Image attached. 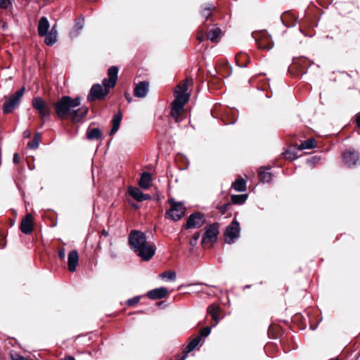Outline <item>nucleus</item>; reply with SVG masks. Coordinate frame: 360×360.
Wrapping results in <instances>:
<instances>
[{"label":"nucleus","mask_w":360,"mask_h":360,"mask_svg":"<svg viewBox=\"0 0 360 360\" xmlns=\"http://www.w3.org/2000/svg\"><path fill=\"white\" fill-rule=\"evenodd\" d=\"M250 62V57L245 53H239L236 56V63L240 68H245Z\"/></svg>","instance_id":"obj_25"},{"label":"nucleus","mask_w":360,"mask_h":360,"mask_svg":"<svg viewBox=\"0 0 360 360\" xmlns=\"http://www.w3.org/2000/svg\"><path fill=\"white\" fill-rule=\"evenodd\" d=\"M168 290L166 288L161 287L155 288L148 292V297L151 300H160L167 296Z\"/></svg>","instance_id":"obj_18"},{"label":"nucleus","mask_w":360,"mask_h":360,"mask_svg":"<svg viewBox=\"0 0 360 360\" xmlns=\"http://www.w3.org/2000/svg\"><path fill=\"white\" fill-rule=\"evenodd\" d=\"M316 147V141L314 139H309L302 142L299 146L300 150L311 149Z\"/></svg>","instance_id":"obj_32"},{"label":"nucleus","mask_w":360,"mask_h":360,"mask_svg":"<svg viewBox=\"0 0 360 360\" xmlns=\"http://www.w3.org/2000/svg\"><path fill=\"white\" fill-rule=\"evenodd\" d=\"M155 246L147 242L134 252L143 261H149L155 255Z\"/></svg>","instance_id":"obj_12"},{"label":"nucleus","mask_w":360,"mask_h":360,"mask_svg":"<svg viewBox=\"0 0 360 360\" xmlns=\"http://www.w3.org/2000/svg\"><path fill=\"white\" fill-rule=\"evenodd\" d=\"M283 155L286 159L294 160L297 158L296 155L294 153H291L289 150L285 151V153H284Z\"/></svg>","instance_id":"obj_42"},{"label":"nucleus","mask_w":360,"mask_h":360,"mask_svg":"<svg viewBox=\"0 0 360 360\" xmlns=\"http://www.w3.org/2000/svg\"><path fill=\"white\" fill-rule=\"evenodd\" d=\"M25 90V87H22L6 99L2 106V112L4 114L11 113L19 107Z\"/></svg>","instance_id":"obj_3"},{"label":"nucleus","mask_w":360,"mask_h":360,"mask_svg":"<svg viewBox=\"0 0 360 360\" xmlns=\"http://www.w3.org/2000/svg\"><path fill=\"white\" fill-rule=\"evenodd\" d=\"M168 202L171 207L166 212L165 217L173 221L180 220L184 217L186 210L183 203L176 202L173 198L169 199Z\"/></svg>","instance_id":"obj_6"},{"label":"nucleus","mask_w":360,"mask_h":360,"mask_svg":"<svg viewBox=\"0 0 360 360\" xmlns=\"http://www.w3.org/2000/svg\"><path fill=\"white\" fill-rule=\"evenodd\" d=\"M252 36L255 39L259 49L269 51L272 49L274 44L271 37L267 32L262 30L254 32L252 34Z\"/></svg>","instance_id":"obj_7"},{"label":"nucleus","mask_w":360,"mask_h":360,"mask_svg":"<svg viewBox=\"0 0 360 360\" xmlns=\"http://www.w3.org/2000/svg\"><path fill=\"white\" fill-rule=\"evenodd\" d=\"M128 241L130 248L134 252L147 243L145 233L137 230H133L130 232Z\"/></svg>","instance_id":"obj_8"},{"label":"nucleus","mask_w":360,"mask_h":360,"mask_svg":"<svg viewBox=\"0 0 360 360\" xmlns=\"http://www.w3.org/2000/svg\"><path fill=\"white\" fill-rule=\"evenodd\" d=\"M176 274L174 271H166L160 274V277L167 281L175 280Z\"/></svg>","instance_id":"obj_35"},{"label":"nucleus","mask_w":360,"mask_h":360,"mask_svg":"<svg viewBox=\"0 0 360 360\" xmlns=\"http://www.w3.org/2000/svg\"><path fill=\"white\" fill-rule=\"evenodd\" d=\"M198 40H199L200 41H203V39H204V37H203V36H198Z\"/></svg>","instance_id":"obj_52"},{"label":"nucleus","mask_w":360,"mask_h":360,"mask_svg":"<svg viewBox=\"0 0 360 360\" xmlns=\"http://www.w3.org/2000/svg\"><path fill=\"white\" fill-rule=\"evenodd\" d=\"M49 27H50V24H49V22L47 18L44 17V16L41 17L39 20V24H38V27H37L39 36L41 37H44L47 34Z\"/></svg>","instance_id":"obj_20"},{"label":"nucleus","mask_w":360,"mask_h":360,"mask_svg":"<svg viewBox=\"0 0 360 360\" xmlns=\"http://www.w3.org/2000/svg\"><path fill=\"white\" fill-rule=\"evenodd\" d=\"M356 126L360 129V113L356 115Z\"/></svg>","instance_id":"obj_45"},{"label":"nucleus","mask_w":360,"mask_h":360,"mask_svg":"<svg viewBox=\"0 0 360 360\" xmlns=\"http://www.w3.org/2000/svg\"><path fill=\"white\" fill-rule=\"evenodd\" d=\"M214 7L212 6V4H208L206 7H205L202 11V15L205 17V18H208L211 14H212V10Z\"/></svg>","instance_id":"obj_36"},{"label":"nucleus","mask_w":360,"mask_h":360,"mask_svg":"<svg viewBox=\"0 0 360 360\" xmlns=\"http://www.w3.org/2000/svg\"><path fill=\"white\" fill-rule=\"evenodd\" d=\"M44 37V42L47 46H52L57 41L58 36L56 35L54 33H51L50 32H48Z\"/></svg>","instance_id":"obj_34"},{"label":"nucleus","mask_w":360,"mask_h":360,"mask_svg":"<svg viewBox=\"0 0 360 360\" xmlns=\"http://www.w3.org/2000/svg\"><path fill=\"white\" fill-rule=\"evenodd\" d=\"M186 354H184L182 357L179 358V359H176V360H185L186 359Z\"/></svg>","instance_id":"obj_51"},{"label":"nucleus","mask_w":360,"mask_h":360,"mask_svg":"<svg viewBox=\"0 0 360 360\" xmlns=\"http://www.w3.org/2000/svg\"><path fill=\"white\" fill-rule=\"evenodd\" d=\"M208 313L212 318L217 323L219 319V307L218 305L212 304L208 307Z\"/></svg>","instance_id":"obj_30"},{"label":"nucleus","mask_w":360,"mask_h":360,"mask_svg":"<svg viewBox=\"0 0 360 360\" xmlns=\"http://www.w3.org/2000/svg\"><path fill=\"white\" fill-rule=\"evenodd\" d=\"M140 300V297L136 296L127 300V304L129 306H133L137 304Z\"/></svg>","instance_id":"obj_40"},{"label":"nucleus","mask_w":360,"mask_h":360,"mask_svg":"<svg viewBox=\"0 0 360 360\" xmlns=\"http://www.w3.org/2000/svg\"><path fill=\"white\" fill-rule=\"evenodd\" d=\"M201 341V335H197L194 338L189 344L184 349V352L188 354L192 352L200 342Z\"/></svg>","instance_id":"obj_28"},{"label":"nucleus","mask_w":360,"mask_h":360,"mask_svg":"<svg viewBox=\"0 0 360 360\" xmlns=\"http://www.w3.org/2000/svg\"><path fill=\"white\" fill-rule=\"evenodd\" d=\"M13 161L15 164H18L20 161V158L18 156V153H15L13 155Z\"/></svg>","instance_id":"obj_44"},{"label":"nucleus","mask_w":360,"mask_h":360,"mask_svg":"<svg viewBox=\"0 0 360 360\" xmlns=\"http://www.w3.org/2000/svg\"><path fill=\"white\" fill-rule=\"evenodd\" d=\"M151 176L148 172H143L140 177L139 185L141 188L148 189L150 186Z\"/></svg>","instance_id":"obj_23"},{"label":"nucleus","mask_w":360,"mask_h":360,"mask_svg":"<svg viewBox=\"0 0 360 360\" xmlns=\"http://www.w3.org/2000/svg\"><path fill=\"white\" fill-rule=\"evenodd\" d=\"M210 332H211L210 327L206 326V327L202 328L200 330V334L198 335H201V338L202 337H207V336H208L210 335Z\"/></svg>","instance_id":"obj_37"},{"label":"nucleus","mask_w":360,"mask_h":360,"mask_svg":"<svg viewBox=\"0 0 360 360\" xmlns=\"http://www.w3.org/2000/svg\"><path fill=\"white\" fill-rule=\"evenodd\" d=\"M34 222L33 217L31 214H27L22 219L20 229L25 234H30L33 230Z\"/></svg>","instance_id":"obj_14"},{"label":"nucleus","mask_w":360,"mask_h":360,"mask_svg":"<svg viewBox=\"0 0 360 360\" xmlns=\"http://www.w3.org/2000/svg\"><path fill=\"white\" fill-rule=\"evenodd\" d=\"M221 30L219 27H215L208 31L207 37L212 42H217L221 38Z\"/></svg>","instance_id":"obj_24"},{"label":"nucleus","mask_w":360,"mask_h":360,"mask_svg":"<svg viewBox=\"0 0 360 360\" xmlns=\"http://www.w3.org/2000/svg\"><path fill=\"white\" fill-rule=\"evenodd\" d=\"M80 104L81 98L79 96L72 98L69 96H63L53 103V108L56 115L60 119L64 120L70 117L73 121L78 122L84 117L89 112V108L86 106H82L75 110Z\"/></svg>","instance_id":"obj_1"},{"label":"nucleus","mask_w":360,"mask_h":360,"mask_svg":"<svg viewBox=\"0 0 360 360\" xmlns=\"http://www.w3.org/2000/svg\"><path fill=\"white\" fill-rule=\"evenodd\" d=\"M240 224L236 220H233L230 225H229L224 233V240L228 244H231L235 242L240 236Z\"/></svg>","instance_id":"obj_11"},{"label":"nucleus","mask_w":360,"mask_h":360,"mask_svg":"<svg viewBox=\"0 0 360 360\" xmlns=\"http://www.w3.org/2000/svg\"><path fill=\"white\" fill-rule=\"evenodd\" d=\"M232 187L236 191H244L246 189V181L243 179H238L233 183Z\"/></svg>","instance_id":"obj_29"},{"label":"nucleus","mask_w":360,"mask_h":360,"mask_svg":"<svg viewBox=\"0 0 360 360\" xmlns=\"http://www.w3.org/2000/svg\"><path fill=\"white\" fill-rule=\"evenodd\" d=\"M230 205H231L230 203H225L224 205L219 206L218 209L219 210L220 212L222 214H224Z\"/></svg>","instance_id":"obj_41"},{"label":"nucleus","mask_w":360,"mask_h":360,"mask_svg":"<svg viewBox=\"0 0 360 360\" xmlns=\"http://www.w3.org/2000/svg\"><path fill=\"white\" fill-rule=\"evenodd\" d=\"M11 6L10 0H0V8L6 9Z\"/></svg>","instance_id":"obj_39"},{"label":"nucleus","mask_w":360,"mask_h":360,"mask_svg":"<svg viewBox=\"0 0 360 360\" xmlns=\"http://www.w3.org/2000/svg\"><path fill=\"white\" fill-rule=\"evenodd\" d=\"M32 105L33 108L38 112L43 122H46L50 119L51 113V107L42 98L39 96L33 98Z\"/></svg>","instance_id":"obj_5"},{"label":"nucleus","mask_w":360,"mask_h":360,"mask_svg":"<svg viewBox=\"0 0 360 360\" xmlns=\"http://www.w3.org/2000/svg\"><path fill=\"white\" fill-rule=\"evenodd\" d=\"M102 235L104 236H108V233L105 230H103Z\"/></svg>","instance_id":"obj_50"},{"label":"nucleus","mask_w":360,"mask_h":360,"mask_svg":"<svg viewBox=\"0 0 360 360\" xmlns=\"http://www.w3.org/2000/svg\"><path fill=\"white\" fill-rule=\"evenodd\" d=\"M345 164L348 167L356 165L359 162V154L356 150H347L342 155Z\"/></svg>","instance_id":"obj_13"},{"label":"nucleus","mask_w":360,"mask_h":360,"mask_svg":"<svg viewBox=\"0 0 360 360\" xmlns=\"http://www.w3.org/2000/svg\"><path fill=\"white\" fill-rule=\"evenodd\" d=\"M51 33H54L56 35L58 36V32H57V30H56V25H54L51 31H50Z\"/></svg>","instance_id":"obj_46"},{"label":"nucleus","mask_w":360,"mask_h":360,"mask_svg":"<svg viewBox=\"0 0 360 360\" xmlns=\"http://www.w3.org/2000/svg\"><path fill=\"white\" fill-rule=\"evenodd\" d=\"M188 102L186 96H175V98L172 103L170 115L176 122L182 120V115L184 113V105Z\"/></svg>","instance_id":"obj_4"},{"label":"nucleus","mask_w":360,"mask_h":360,"mask_svg":"<svg viewBox=\"0 0 360 360\" xmlns=\"http://www.w3.org/2000/svg\"><path fill=\"white\" fill-rule=\"evenodd\" d=\"M79 255L77 250H71L68 257V266L70 272H74L76 270L78 264Z\"/></svg>","instance_id":"obj_17"},{"label":"nucleus","mask_w":360,"mask_h":360,"mask_svg":"<svg viewBox=\"0 0 360 360\" xmlns=\"http://www.w3.org/2000/svg\"><path fill=\"white\" fill-rule=\"evenodd\" d=\"M219 224L214 223L205 227V231L202 236V245L205 247L208 243H213L216 241L219 234Z\"/></svg>","instance_id":"obj_9"},{"label":"nucleus","mask_w":360,"mask_h":360,"mask_svg":"<svg viewBox=\"0 0 360 360\" xmlns=\"http://www.w3.org/2000/svg\"><path fill=\"white\" fill-rule=\"evenodd\" d=\"M125 98H126V99L127 100V101H128L129 103H130V102L131 101V99H132V98H131V97L130 94H125Z\"/></svg>","instance_id":"obj_48"},{"label":"nucleus","mask_w":360,"mask_h":360,"mask_svg":"<svg viewBox=\"0 0 360 360\" xmlns=\"http://www.w3.org/2000/svg\"><path fill=\"white\" fill-rule=\"evenodd\" d=\"M193 83V79L191 78H186V80L181 82L178 84L175 89V94L176 96H188V101L190 98V94L187 93L188 86L189 84Z\"/></svg>","instance_id":"obj_16"},{"label":"nucleus","mask_w":360,"mask_h":360,"mask_svg":"<svg viewBox=\"0 0 360 360\" xmlns=\"http://www.w3.org/2000/svg\"><path fill=\"white\" fill-rule=\"evenodd\" d=\"M122 118V115L120 111L114 115L112 120V126L110 131V135L115 134L118 131L120 126Z\"/></svg>","instance_id":"obj_21"},{"label":"nucleus","mask_w":360,"mask_h":360,"mask_svg":"<svg viewBox=\"0 0 360 360\" xmlns=\"http://www.w3.org/2000/svg\"><path fill=\"white\" fill-rule=\"evenodd\" d=\"M30 131L29 130H26L23 132L24 138H29L30 136Z\"/></svg>","instance_id":"obj_47"},{"label":"nucleus","mask_w":360,"mask_h":360,"mask_svg":"<svg viewBox=\"0 0 360 360\" xmlns=\"http://www.w3.org/2000/svg\"><path fill=\"white\" fill-rule=\"evenodd\" d=\"M41 140V133L37 132L34 134L33 139L29 142L28 146L31 149H37L39 147Z\"/></svg>","instance_id":"obj_31"},{"label":"nucleus","mask_w":360,"mask_h":360,"mask_svg":"<svg viewBox=\"0 0 360 360\" xmlns=\"http://www.w3.org/2000/svg\"><path fill=\"white\" fill-rule=\"evenodd\" d=\"M65 360H76L73 356H65Z\"/></svg>","instance_id":"obj_49"},{"label":"nucleus","mask_w":360,"mask_h":360,"mask_svg":"<svg viewBox=\"0 0 360 360\" xmlns=\"http://www.w3.org/2000/svg\"><path fill=\"white\" fill-rule=\"evenodd\" d=\"M235 122H236V120L231 122L230 124H233V123H235Z\"/></svg>","instance_id":"obj_53"},{"label":"nucleus","mask_w":360,"mask_h":360,"mask_svg":"<svg viewBox=\"0 0 360 360\" xmlns=\"http://www.w3.org/2000/svg\"><path fill=\"white\" fill-rule=\"evenodd\" d=\"M86 138L89 140H98L101 138V132L98 128L88 129Z\"/></svg>","instance_id":"obj_27"},{"label":"nucleus","mask_w":360,"mask_h":360,"mask_svg":"<svg viewBox=\"0 0 360 360\" xmlns=\"http://www.w3.org/2000/svg\"><path fill=\"white\" fill-rule=\"evenodd\" d=\"M129 193L139 202H142L150 198V195L143 193L139 188L136 187H129Z\"/></svg>","instance_id":"obj_19"},{"label":"nucleus","mask_w":360,"mask_h":360,"mask_svg":"<svg viewBox=\"0 0 360 360\" xmlns=\"http://www.w3.org/2000/svg\"><path fill=\"white\" fill-rule=\"evenodd\" d=\"M58 256L63 260L65 258V250L63 248L58 250Z\"/></svg>","instance_id":"obj_43"},{"label":"nucleus","mask_w":360,"mask_h":360,"mask_svg":"<svg viewBox=\"0 0 360 360\" xmlns=\"http://www.w3.org/2000/svg\"><path fill=\"white\" fill-rule=\"evenodd\" d=\"M200 234L199 232H195L193 235V236H192V238H191V239L190 240L191 245L195 246L197 244V242H198V239L200 238Z\"/></svg>","instance_id":"obj_38"},{"label":"nucleus","mask_w":360,"mask_h":360,"mask_svg":"<svg viewBox=\"0 0 360 360\" xmlns=\"http://www.w3.org/2000/svg\"><path fill=\"white\" fill-rule=\"evenodd\" d=\"M269 168L261 167L258 172L259 181L262 183H269L272 179V174L269 172Z\"/></svg>","instance_id":"obj_22"},{"label":"nucleus","mask_w":360,"mask_h":360,"mask_svg":"<svg viewBox=\"0 0 360 360\" xmlns=\"http://www.w3.org/2000/svg\"><path fill=\"white\" fill-rule=\"evenodd\" d=\"M108 78L103 80V85L100 84H94L87 96V101L92 102L95 100H103L109 94L110 89L113 88L117 80L118 68L116 66H111L108 71Z\"/></svg>","instance_id":"obj_2"},{"label":"nucleus","mask_w":360,"mask_h":360,"mask_svg":"<svg viewBox=\"0 0 360 360\" xmlns=\"http://www.w3.org/2000/svg\"><path fill=\"white\" fill-rule=\"evenodd\" d=\"M84 24V18L82 16L75 20V24L73 28V31L70 35L73 37L78 36L79 31L83 28Z\"/></svg>","instance_id":"obj_26"},{"label":"nucleus","mask_w":360,"mask_h":360,"mask_svg":"<svg viewBox=\"0 0 360 360\" xmlns=\"http://www.w3.org/2000/svg\"><path fill=\"white\" fill-rule=\"evenodd\" d=\"M205 222L206 219L205 214L201 212H196L188 217L187 221L184 225V228L186 229L200 228L205 224Z\"/></svg>","instance_id":"obj_10"},{"label":"nucleus","mask_w":360,"mask_h":360,"mask_svg":"<svg viewBox=\"0 0 360 360\" xmlns=\"http://www.w3.org/2000/svg\"><path fill=\"white\" fill-rule=\"evenodd\" d=\"M149 83L147 81H142L136 84L134 89V95L137 98L146 97L148 93Z\"/></svg>","instance_id":"obj_15"},{"label":"nucleus","mask_w":360,"mask_h":360,"mask_svg":"<svg viewBox=\"0 0 360 360\" xmlns=\"http://www.w3.org/2000/svg\"><path fill=\"white\" fill-rule=\"evenodd\" d=\"M231 198V201L233 204L242 205L246 201L248 198V195H232Z\"/></svg>","instance_id":"obj_33"}]
</instances>
